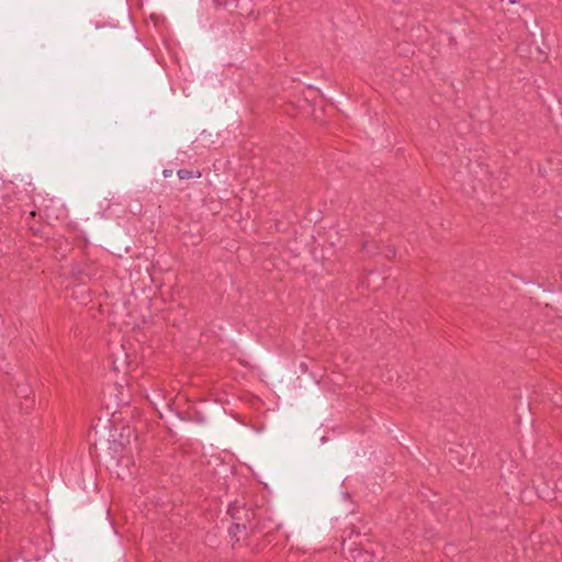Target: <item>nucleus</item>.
Listing matches in <instances>:
<instances>
[{"label": "nucleus", "instance_id": "nucleus-1", "mask_svg": "<svg viewBox=\"0 0 562 562\" xmlns=\"http://www.w3.org/2000/svg\"><path fill=\"white\" fill-rule=\"evenodd\" d=\"M228 513L233 521H235V529L252 531L257 528L255 522L256 512L254 509L234 504L229 506Z\"/></svg>", "mask_w": 562, "mask_h": 562}, {"label": "nucleus", "instance_id": "nucleus-2", "mask_svg": "<svg viewBox=\"0 0 562 562\" xmlns=\"http://www.w3.org/2000/svg\"><path fill=\"white\" fill-rule=\"evenodd\" d=\"M362 251L369 256L383 255V257L387 260H393L396 256V250L393 246H381L376 241H364L362 244Z\"/></svg>", "mask_w": 562, "mask_h": 562}, {"label": "nucleus", "instance_id": "nucleus-3", "mask_svg": "<svg viewBox=\"0 0 562 562\" xmlns=\"http://www.w3.org/2000/svg\"><path fill=\"white\" fill-rule=\"evenodd\" d=\"M350 554L353 562H373L375 560L373 550L366 548L352 549Z\"/></svg>", "mask_w": 562, "mask_h": 562}, {"label": "nucleus", "instance_id": "nucleus-4", "mask_svg": "<svg viewBox=\"0 0 562 562\" xmlns=\"http://www.w3.org/2000/svg\"><path fill=\"white\" fill-rule=\"evenodd\" d=\"M179 179L181 180H188V179H191L193 177L195 178H200L202 176L201 171H192V170H189V169H179L178 172H177Z\"/></svg>", "mask_w": 562, "mask_h": 562}, {"label": "nucleus", "instance_id": "nucleus-5", "mask_svg": "<svg viewBox=\"0 0 562 562\" xmlns=\"http://www.w3.org/2000/svg\"><path fill=\"white\" fill-rule=\"evenodd\" d=\"M228 533L232 539L235 541H239L241 533H247V531H244L243 529H235V521H233V525L228 529Z\"/></svg>", "mask_w": 562, "mask_h": 562}, {"label": "nucleus", "instance_id": "nucleus-6", "mask_svg": "<svg viewBox=\"0 0 562 562\" xmlns=\"http://www.w3.org/2000/svg\"><path fill=\"white\" fill-rule=\"evenodd\" d=\"M162 173H164V177H165V178H167V177H170V176H171L172 171H171V170H167V169H166V170H164V172H162Z\"/></svg>", "mask_w": 562, "mask_h": 562}, {"label": "nucleus", "instance_id": "nucleus-7", "mask_svg": "<svg viewBox=\"0 0 562 562\" xmlns=\"http://www.w3.org/2000/svg\"><path fill=\"white\" fill-rule=\"evenodd\" d=\"M29 215H30L31 217H34V216L36 215V212H35L34 210H32V211L29 213Z\"/></svg>", "mask_w": 562, "mask_h": 562}, {"label": "nucleus", "instance_id": "nucleus-8", "mask_svg": "<svg viewBox=\"0 0 562 562\" xmlns=\"http://www.w3.org/2000/svg\"><path fill=\"white\" fill-rule=\"evenodd\" d=\"M510 4L516 3V0H508Z\"/></svg>", "mask_w": 562, "mask_h": 562}]
</instances>
